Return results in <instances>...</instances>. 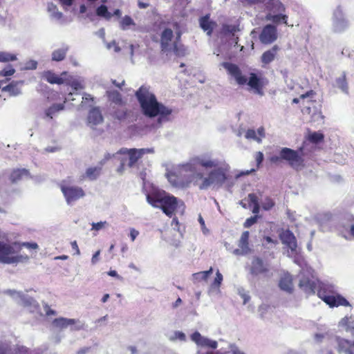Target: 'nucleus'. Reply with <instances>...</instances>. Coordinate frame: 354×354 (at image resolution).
I'll return each instance as SVG.
<instances>
[{"instance_id": "obj_56", "label": "nucleus", "mask_w": 354, "mask_h": 354, "mask_svg": "<svg viewBox=\"0 0 354 354\" xmlns=\"http://www.w3.org/2000/svg\"><path fill=\"white\" fill-rule=\"evenodd\" d=\"M10 349L8 345L0 344V354H10Z\"/></svg>"}, {"instance_id": "obj_9", "label": "nucleus", "mask_w": 354, "mask_h": 354, "mask_svg": "<svg viewBox=\"0 0 354 354\" xmlns=\"http://www.w3.org/2000/svg\"><path fill=\"white\" fill-rule=\"evenodd\" d=\"M60 188L68 204H71L85 195L84 190L80 187L66 186L62 184Z\"/></svg>"}, {"instance_id": "obj_12", "label": "nucleus", "mask_w": 354, "mask_h": 354, "mask_svg": "<svg viewBox=\"0 0 354 354\" xmlns=\"http://www.w3.org/2000/svg\"><path fill=\"white\" fill-rule=\"evenodd\" d=\"M277 37L276 26L268 24L263 28L259 35V39L263 44H270L277 40Z\"/></svg>"}, {"instance_id": "obj_27", "label": "nucleus", "mask_w": 354, "mask_h": 354, "mask_svg": "<svg viewBox=\"0 0 354 354\" xmlns=\"http://www.w3.org/2000/svg\"><path fill=\"white\" fill-rule=\"evenodd\" d=\"M338 350L339 352L343 351L347 354H354V352L352 349V342L348 339H339L338 342Z\"/></svg>"}, {"instance_id": "obj_20", "label": "nucleus", "mask_w": 354, "mask_h": 354, "mask_svg": "<svg viewBox=\"0 0 354 354\" xmlns=\"http://www.w3.org/2000/svg\"><path fill=\"white\" fill-rule=\"evenodd\" d=\"M280 48L278 45H274L271 48L265 51L261 57V61L263 64H269L274 60Z\"/></svg>"}, {"instance_id": "obj_34", "label": "nucleus", "mask_w": 354, "mask_h": 354, "mask_svg": "<svg viewBox=\"0 0 354 354\" xmlns=\"http://www.w3.org/2000/svg\"><path fill=\"white\" fill-rule=\"evenodd\" d=\"M96 14L97 16L103 17L108 20L112 17V14L108 11L107 7L104 5H101L97 8Z\"/></svg>"}, {"instance_id": "obj_3", "label": "nucleus", "mask_w": 354, "mask_h": 354, "mask_svg": "<svg viewBox=\"0 0 354 354\" xmlns=\"http://www.w3.org/2000/svg\"><path fill=\"white\" fill-rule=\"evenodd\" d=\"M204 178L203 173L196 171L193 164L187 163L180 168V176L178 177V181L175 185L181 188H187L192 185L198 186L200 189V185Z\"/></svg>"}, {"instance_id": "obj_59", "label": "nucleus", "mask_w": 354, "mask_h": 354, "mask_svg": "<svg viewBox=\"0 0 354 354\" xmlns=\"http://www.w3.org/2000/svg\"><path fill=\"white\" fill-rule=\"evenodd\" d=\"M100 254V250L96 251L93 254V255L92 257V259H91V263L93 264H95L98 261Z\"/></svg>"}, {"instance_id": "obj_38", "label": "nucleus", "mask_w": 354, "mask_h": 354, "mask_svg": "<svg viewBox=\"0 0 354 354\" xmlns=\"http://www.w3.org/2000/svg\"><path fill=\"white\" fill-rule=\"evenodd\" d=\"M274 205V201L269 196L266 197L262 203V208L266 211L270 210Z\"/></svg>"}, {"instance_id": "obj_55", "label": "nucleus", "mask_w": 354, "mask_h": 354, "mask_svg": "<svg viewBox=\"0 0 354 354\" xmlns=\"http://www.w3.org/2000/svg\"><path fill=\"white\" fill-rule=\"evenodd\" d=\"M19 244V243H17ZM19 245H21V250L22 249V246H25L29 249H37L38 248V245L36 243H28V242H26V243H19Z\"/></svg>"}, {"instance_id": "obj_32", "label": "nucleus", "mask_w": 354, "mask_h": 354, "mask_svg": "<svg viewBox=\"0 0 354 354\" xmlns=\"http://www.w3.org/2000/svg\"><path fill=\"white\" fill-rule=\"evenodd\" d=\"M213 272V268L210 267V268L208 270L206 271H201L196 273H194L192 277L194 280L195 281H206L210 274H212Z\"/></svg>"}, {"instance_id": "obj_28", "label": "nucleus", "mask_w": 354, "mask_h": 354, "mask_svg": "<svg viewBox=\"0 0 354 354\" xmlns=\"http://www.w3.org/2000/svg\"><path fill=\"white\" fill-rule=\"evenodd\" d=\"M28 174V171L26 169H16L12 171L10 175V180L12 183H15L20 180L24 176Z\"/></svg>"}, {"instance_id": "obj_14", "label": "nucleus", "mask_w": 354, "mask_h": 354, "mask_svg": "<svg viewBox=\"0 0 354 354\" xmlns=\"http://www.w3.org/2000/svg\"><path fill=\"white\" fill-rule=\"evenodd\" d=\"M299 287L306 293L315 294L317 288V283L308 275H302L299 280Z\"/></svg>"}, {"instance_id": "obj_18", "label": "nucleus", "mask_w": 354, "mask_h": 354, "mask_svg": "<svg viewBox=\"0 0 354 354\" xmlns=\"http://www.w3.org/2000/svg\"><path fill=\"white\" fill-rule=\"evenodd\" d=\"M249 237L250 233L248 231H245L242 233L241 238L239 241V247L240 249L234 250V253L236 254H245L248 253L250 251L249 248Z\"/></svg>"}, {"instance_id": "obj_43", "label": "nucleus", "mask_w": 354, "mask_h": 354, "mask_svg": "<svg viewBox=\"0 0 354 354\" xmlns=\"http://www.w3.org/2000/svg\"><path fill=\"white\" fill-rule=\"evenodd\" d=\"M15 73V68L12 66H8L3 70L0 71L1 77L11 76Z\"/></svg>"}, {"instance_id": "obj_58", "label": "nucleus", "mask_w": 354, "mask_h": 354, "mask_svg": "<svg viewBox=\"0 0 354 354\" xmlns=\"http://www.w3.org/2000/svg\"><path fill=\"white\" fill-rule=\"evenodd\" d=\"M105 224V222H98V223H93L92 224V229L95 230H99L102 229Z\"/></svg>"}, {"instance_id": "obj_37", "label": "nucleus", "mask_w": 354, "mask_h": 354, "mask_svg": "<svg viewBox=\"0 0 354 354\" xmlns=\"http://www.w3.org/2000/svg\"><path fill=\"white\" fill-rule=\"evenodd\" d=\"M336 86L344 92L348 91V84L346 82V75L344 74L335 80Z\"/></svg>"}, {"instance_id": "obj_29", "label": "nucleus", "mask_w": 354, "mask_h": 354, "mask_svg": "<svg viewBox=\"0 0 354 354\" xmlns=\"http://www.w3.org/2000/svg\"><path fill=\"white\" fill-rule=\"evenodd\" d=\"M64 103L63 104H54L47 109L45 111L46 116L50 119H53V116L60 111L64 109Z\"/></svg>"}, {"instance_id": "obj_48", "label": "nucleus", "mask_w": 354, "mask_h": 354, "mask_svg": "<svg viewBox=\"0 0 354 354\" xmlns=\"http://www.w3.org/2000/svg\"><path fill=\"white\" fill-rule=\"evenodd\" d=\"M245 138L248 139H253L257 140L258 142L261 141V138L257 136V133L253 129H248L245 133Z\"/></svg>"}, {"instance_id": "obj_23", "label": "nucleus", "mask_w": 354, "mask_h": 354, "mask_svg": "<svg viewBox=\"0 0 354 354\" xmlns=\"http://www.w3.org/2000/svg\"><path fill=\"white\" fill-rule=\"evenodd\" d=\"M41 78L51 84H62L64 79L51 71H46L41 73Z\"/></svg>"}, {"instance_id": "obj_49", "label": "nucleus", "mask_w": 354, "mask_h": 354, "mask_svg": "<svg viewBox=\"0 0 354 354\" xmlns=\"http://www.w3.org/2000/svg\"><path fill=\"white\" fill-rule=\"evenodd\" d=\"M127 115V113L125 110H118L114 112V117L118 120H123L126 119Z\"/></svg>"}, {"instance_id": "obj_4", "label": "nucleus", "mask_w": 354, "mask_h": 354, "mask_svg": "<svg viewBox=\"0 0 354 354\" xmlns=\"http://www.w3.org/2000/svg\"><path fill=\"white\" fill-rule=\"evenodd\" d=\"M317 296L330 308L338 306H351L346 298L339 294H335L330 286L322 284L317 290Z\"/></svg>"}, {"instance_id": "obj_47", "label": "nucleus", "mask_w": 354, "mask_h": 354, "mask_svg": "<svg viewBox=\"0 0 354 354\" xmlns=\"http://www.w3.org/2000/svg\"><path fill=\"white\" fill-rule=\"evenodd\" d=\"M198 164L205 168H212L216 167V164L211 160H201L198 162Z\"/></svg>"}, {"instance_id": "obj_39", "label": "nucleus", "mask_w": 354, "mask_h": 354, "mask_svg": "<svg viewBox=\"0 0 354 354\" xmlns=\"http://www.w3.org/2000/svg\"><path fill=\"white\" fill-rule=\"evenodd\" d=\"M134 24L133 20L128 15H125L120 21V27L122 30H126L127 27Z\"/></svg>"}, {"instance_id": "obj_60", "label": "nucleus", "mask_w": 354, "mask_h": 354, "mask_svg": "<svg viewBox=\"0 0 354 354\" xmlns=\"http://www.w3.org/2000/svg\"><path fill=\"white\" fill-rule=\"evenodd\" d=\"M138 234H139V232L138 230H136L135 229H131L130 231V234H129L131 240L132 241H133L136 239V237L138 236Z\"/></svg>"}, {"instance_id": "obj_16", "label": "nucleus", "mask_w": 354, "mask_h": 354, "mask_svg": "<svg viewBox=\"0 0 354 354\" xmlns=\"http://www.w3.org/2000/svg\"><path fill=\"white\" fill-rule=\"evenodd\" d=\"M280 239L282 243L286 245L292 251L296 250L297 247V239L294 234L289 230L283 232L280 234Z\"/></svg>"}, {"instance_id": "obj_61", "label": "nucleus", "mask_w": 354, "mask_h": 354, "mask_svg": "<svg viewBox=\"0 0 354 354\" xmlns=\"http://www.w3.org/2000/svg\"><path fill=\"white\" fill-rule=\"evenodd\" d=\"M71 247L73 250L75 251V254L79 255L80 254V249L78 248L77 243L76 241H73L71 242Z\"/></svg>"}, {"instance_id": "obj_36", "label": "nucleus", "mask_w": 354, "mask_h": 354, "mask_svg": "<svg viewBox=\"0 0 354 354\" xmlns=\"http://www.w3.org/2000/svg\"><path fill=\"white\" fill-rule=\"evenodd\" d=\"M324 136L323 133L319 132H313L308 136V140L314 144H317L324 140Z\"/></svg>"}, {"instance_id": "obj_19", "label": "nucleus", "mask_w": 354, "mask_h": 354, "mask_svg": "<svg viewBox=\"0 0 354 354\" xmlns=\"http://www.w3.org/2000/svg\"><path fill=\"white\" fill-rule=\"evenodd\" d=\"M174 33L171 29L165 28L160 37V46L162 51H167L171 49V41L173 39Z\"/></svg>"}, {"instance_id": "obj_8", "label": "nucleus", "mask_w": 354, "mask_h": 354, "mask_svg": "<svg viewBox=\"0 0 354 354\" xmlns=\"http://www.w3.org/2000/svg\"><path fill=\"white\" fill-rule=\"evenodd\" d=\"M226 179V174L221 169L212 170L209 173L208 176L203 180L200 189H206L213 184L222 185Z\"/></svg>"}, {"instance_id": "obj_64", "label": "nucleus", "mask_w": 354, "mask_h": 354, "mask_svg": "<svg viewBox=\"0 0 354 354\" xmlns=\"http://www.w3.org/2000/svg\"><path fill=\"white\" fill-rule=\"evenodd\" d=\"M108 274H109V276H111V277H116V278H118V279H121V277H120V276L118 274V273H117V272H116L115 270H109V271L108 272Z\"/></svg>"}, {"instance_id": "obj_13", "label": "nucleus", "mask_w": 354, "mask_h": 354, "mask_svg": "<svg viewBox=\"0 0 354 354\" xmlns=\"http://www.w3.org/2000/svg\"><path fill=\"white\" fill-rule=\"evenodd\" d=\"M166 193L164 191L155 189L146 194L147 201L152 207L158 208Z\"/></svg>"}, {"instance_id": "obj_2", "label": "nucleus", "mask_w": 354, "mask_h": 354, "mask_svg": "<svg viewBox=\"0 0 354 354\" xmlns=\"http://www.w3.org/2000/svg\"><path fill=\"white\" fill-rule=\"evenodd\" d=\"M221 66L227 71V74L235 80L239 85L243 86L247 84L257 93H262V90L268 81L266 78L263 77L261 73H259V75L255 73H250L248 81L247 77L243 75L238 65L225 62L221 64Z\"/></svg>"}, {"instance_id": "obj_54", "label": "nucleus", "mask_w": 354, "mask_h": 354, "mask_svg": "<svg viewBox=\"0 0 354 354\" xmlns=\"http://www.w3.org/2000/svg\"><path fill=\"white\" fill-rule=\"evenodd\" d=\"M273 7L275 8L274 12H284L286 8L283 3L279 1H277L273 3Z\"/></svg>"}, {"instance_id": "obj_30", "label": "nucleus", "mask_w": 354, "mask_h": 354, "mask_svg": "<svg viewBox=\"0 0 354 354\" xmlns=\"http://www.w3.org/2000/svg\"><path fill=\"white\" fill-rule=\"evenodd\" d=\"M19 82H12L2 88L3 91L8 92L10 96H16L20 94L21 91L18 87Z\"/></svg>"}, {"instance_id": "obj_11", "label": "nucleus", "mask_w": 354, "mask_h": 354, "mask_svg": "<svg viewBox=\"0 0 354 354\" xmlns=\"http://www.w3.org/2000/svg\"><path fill=\"white\" fill-rule=\"evenodd\" d=\"M178 207V199L176 197L165 194L160 205L158 208L161 209L164 214L167 216L171 217Z\"/></svg>"}, {"instance_id": "obj_21", "label": "nucleus", "mask_w": 354, "mask_h": 354, "mask_svg": "<svg viewBox=\"0 0 354 354\" xmlns=\"http://www.w3.org/2000/svg\"><path fill=\"white\" fill-rule=\"evenodd\" d=\"M279 286L287 292L291 293L293 291L292 277L290 274H284L280 279Z\"/></svg>"}, {"instance_id": "obj_57", "label": "nucleus", "mask_w": 354, "mask_h": 354, "mask_svg": "<svg viewBox=\"0 0 354 354\" xmlns=\"http://www.w3.org/2000/svg\"><path fill=\"white\" fill-rule=\"evenodd\" d=\"M71 86L75 91H77V90L83 88V86H82V84L80 82L77 81V80L73 81L71 83Z\"/></svg>"}, {"instance_id": "obj_17", "label": "nucleus", "mask_w": 354, "mask_h": 354, "mask_svg": "<svg viewBox=\"0 0 354 354\" xmlns=\"http://www.w3.org/2000/svg\"><path fill=\"white\" fill-rule=\"evenodd\" d=\"M200 27L203 31L210 36L212 35L214 28L216 26V23L210 20V15L207 14L199 19Z\"/></svg>"}, {"instance_id": "obj_50", "label": "nucleus", "mask_w": 354, "mask_h": 354, "mask_svg": "<svg viewBox=\"0 0 354 354\" xmlns=\"http://www.w3.org/2000/svg\"><path fill=\"white\" fill-rule=\"evenodd\" d=\"M222 281H223V275L219 272V270H217V272L216 273V277L213 281L212 285L215 287H219L221 284Z\"/></svg>"}, {"instance_id": "obj_40", "label": "nucleus", "mask_w": 354, "mask_h": 354, "mask_svg": "<svg viewBox=\"0 0 354 354\" xmlns=\"http://www.w3.org/2000/svg\"><path fill=\"white\" fill-rule=\"evenodd\" d=\"M200 346H206V347H209V348L215 349L218 346V343L215 340H212L208 338L204 337L203 339V342H201V344Z\"/></svg>"}, {"instance_id": "obj_52", "label": "nucleus", "mask_w": 354, "mask_h": 354, "mask_svg": "<svg viewBox=\"0 0 354 354\" xmlns=\"http://www.w3.org/2000/svg\"><path fill=\"white\" fill-rule=\"evenodd\" d=\"M254 158L257 162V168H259L263 161V153L261 151H258L255 153Z\"/></svg>"}, {"instance_id": "obj_26", "label": "nucleus", "mask_w": 354, "mask_h": 354, "mask_svg": "<svg viewBox=\"0 0 354 354\" xmlns=\"http://www.w3.org/2000/svg\"><path fill=\"white\" fill-rule=\"evenodd\" d=\"M101 171V167H89L86 169L85 175L82 176V179L87 178L91 180H94L100 175Z\"/></svg>"}, {"instance_id": "obj_6", "label": "nucleus", "mask_w": 354, "mask_h": 354, "mask_svg": "<svg viewBox=\"0 0 354 354\" xmlns=\"http://www.w3.org/2000/svg\"><path fill=\"white\" fill-rule=\"evenodd\" d=\"M269 160L270 162L274 164H278L282 160H286L293 168L304 165V159L298 151L288 147L282 148L279 156H272Z\"/></svg>"}, {"instance_id": "obj_46", "label": "nucleus", "mask_w": 354, "mask_h": 354, "mask_svg": "<svg viewBox=\"0 0 354 354\" xmlns=\"http://www.w3.org/2000/svg\"><path fill=\"white\" fill-rule=\"evenodd\" d=\"M257 219H258L257 215L251 216L245 220V223H243V226L245 227H250L252 225H254V223H256L257 222Z\"/></svg>"}, {"instance_id": "obj_24", "label": "nucleus", "mask_w": 354, "mask_h": 354, "mask_svg": "<svg viewBox=\"0 0 354 354\" xmlns=\"http://www.w3.org/2000/svg\"><path fill=\"white\" fill-rule=\"evenodd\" d=\"M76 323L74 319H67L64 317L56 318L53 321L54 326L59 328H65L69 325H73Z\"/></svg>"}, {"instance_id": "obj_51", "label": "nucleus", "mask_w": 354, "mask_h": 354, "mask_svg": "<svg viewBox=\"0 0 354 354\" xmlns=\"http://www.w3.org/2000/svg\"><path fill=\"white\" fill-rule=\"evenodd\" d=\"M248 200H249V205H256L259 204V199L257 196L254 194L251 193L248 194Z\"/></svg>"}, {"instance_id": "obj_41", "label": "nucleus", "mask_w": 354, "mask_h": 354, "mask_svg": "<svg viewBox=\"0 0 354 354\" xmlns=\"http://www.w3.org/2000/svg\"><path fill=\"white\" fill-rule=\"evenodd\" d=\"M173 51L178 56H183L185 53V49L183 45H179L177 42H174L173 44Z\"/></svg>"}, {"instance_id": "obj_22", "label": "nucleus", "mask_w": 354, "mask_h": 354, "mask_svg": "<svg viewBox=\"0 0 354 354\" xmlns=\"http://www.w3.org/2000/svg\"><path fill=\"white\" fill-rule=\"evenodd\" d=\"M103 122V116L99 108L91 109L88 115V122L92 125H97Z\"/></svg>"}, {"instance_id": "obj_45", "label": "nucleus", "mask_w": 354, "mask_h": 354, "mask_svg": "<svg viewBox=\"0 0 354 354\" xmlns=\"http://www.w3.org/2000/svg\"><path fill=\"white\" fill-rule=\"evenodd\" d=\"M204 337H203L200 333L196 331L194 332L192 336H191V339L196 343L198 345H201V342H203V339Z\"/></svg>"}, {"instance_id": "obj_31", "label": "nucleus", "mask_w": 354, "mask_h": 354, "mask_svg": "<svg viewBox=\"0 0 354 354\" xmlns=\"http://www.w3.org/2000/svg\"><path fill=\"white\" fill-rule=\"evenodd\" d=\"M68 48L67 46L55 50L52 53V59L56 62H60L65 59Z\"/></svg>"}, {"instance_id": "obj_15", "label": "nucleus", "mask_w": 354, "mask_h": 354, "mask_svg": "<svg viewBox=\"0 0 354 354\" xmlns=\"http://www.w3.org/2000/svg\"><path fill=\"white\" fill-rule=\"evenodd\" d=\"M151 152H153V150L151 149H130L129 154V167H133L138 161V160L140 159L145 154Z\"/></svg>"}, {"instance_id": "obj_44", "label": "nucleus", "mask_w": 354, "mask_h": 354, "mask_svg": "<svg viewBox=\"0 0 354 354\" xmlns=\"http://www.w3.org/2000/svg\"><path fill=\"white\" fill-rule=\"evenodd\" d=\"M205 354H245L243 351H240L237 348L233 349L232 352L226 351V352H221L219 351H217L216 352L213 351H207Z\"/></svg>"}, {"instance_id": "obj_33", "label": "nucleus", "mask_w": 354, "mask_h": 354, "mask_svg": "<svg viewBox=\"0 0 354 354\" xmlns=\"http://www.w3.org/2000/svg\"><path fill=\"white\" fill-rule=\"evenodd\" d=\"M17 55L8 52L0 51V62H9L17 60Z\"/></svg>"}, {"instance_id": "obj_7", "label": "nucleus", "mask_w": 354, "mask_h": 354, "mask_svg": "<svg viewBox=\"0 0 354 354\" xmlns=\"http://www.w3.org/2000/svg\"><path fill=\"white\" fill-rule=\"evenodd\" d=\"M21 251V245L17 242L8 243L0 241V261L3 263H14L18 262L21 257L18 254Z\"/></svg>"}, {"instance_id": "obj_42", "label": "nucleus", "mask_w": 354, "mask_h": 354, "mask_svg": "<svg viewBox=\"0 0 354 354\" xmlns=\"http://www.w3.org/2000/svg\"><path fill=\"white\" fill-rule=\"evenodd\" d=\"M237 28L234 25L223 24L222 26V32L224 34H232L237 31Z\"/></svg>"}, {"instance_id": "obj_10", "label": "nucleus", "mask_w": 354, "mask_h": 354, "mask_svg": "<svg viewBox=\"0 0 354 354\" xmlns=\"http://www.w3.org/2000/svg\"><path fill=\"white\" fill-rule=\"evenodd\" d=\"M270 271L269 264L265 263L261 258H253L250 266V272L253 276H268Z\"/></svg>"}, {"instance_id": "obj_63", "label": "nucleus", "mask_w": 354, "mask_h": 354, "mask_svg": "<svg viewBox=\"0 0 354 354\" xmlns=\"http://www.w3.org/2000/svg\"><path fill=\"white\" fill-rule=\"evenodd\" d=\"M129 151H130V149H127V148H121L119 151H118V153L120 154H122V155H125V154H127L129 156Z\"/></svg>"}, {"instance_id": "obj_53", "label": "nucleus", "mask_w": 354, "mask_h": 354, "mask_svg": "<svg viewBox=\"0 0 354 354\" xmlns=\"http://www.w3.org/2000/svg\"><path fill=\"white\" fill-rule=\"evenodd\" d=\"M13 354H28V349L24 346H17Z\"/></svg>"}, {"instance_id": "obj_25", "label": "nucleus", "mask_w": 354, "mask_h": 354, "mask_svg": "<svg viewBox=\"0 0 354 354\" xmlns=\"http://www.w3.org/2000/svg\"><path fill=\"white\" fill-rule=\"evenodd\" d=\"M288 15L283 14L272 15L269 13L266 16V20L271 21L275 24H279L282 22L283 24L288 25Z\"/></svg>"}, {"instance_id": "obj_5", "label": "nucleus", "mask_w": 354, "mask_h": 354, "mask_svg": "<svg viewBox=\"0 0 354 354\" xmlns=\"http://www.w3.org/2000/svg\"><path fill=\"white\" fill-rule=\"evenodd\" d=\"M315 96L316 92L313 90H309L300 95L302 104L301 113L304 115H311L312 118H314L317 114L324 118V116L322 115L321 104L315 99Z\"/></svg>"}, {"instance_id": "obj_1", "label": "nucleus", "mask_w": 354, "mask_h": 354, "mask_svg": "<svg viewBox=\"0 0 354 354\" xmlns=\"http://www.w3.org/2000/svg\"><path fill=\"white\" fill-rule=\"evenodd\" d=\"M135 95L139 102L142 113L148 118L159 116V120L166 119L172 113V109L157 100L156 95L145 86H140Z\"/></svg>"}, {"instance_id": "obj_62", "label": "nucleus", "mask_w": 354, "mask_h": 354, "mask_svg": "<svg viewBox=\"0 0 354 354\" xmlns=\"http://www.w3.org/2000/svg\"><path fill=\"white\" fill-rule=\"evenodd\" d=\"M45 311H46V314L48 316L55 315L56 314V312L54 310L50 309V308L48 306H46L45 307Z\"/></svg>"}, {"instance_id": "obj_35", "label": "nucleus", "mask_w": 354, "mask_h": 354, "mask_svg": "<svg viewBox=\"0 0 354 354\" xmlns=\"http://www.w3.org/2000/svg\"><path fill=\"white\" fill-rule=\"evenodd\" d=\"M109 97L111 102L116 104L121 105L123 104L122 95L117 91L110 92Z\"/></svg>"}]
</instances>
